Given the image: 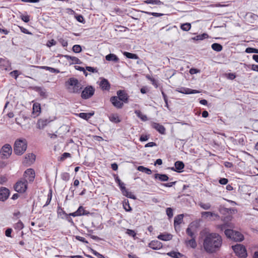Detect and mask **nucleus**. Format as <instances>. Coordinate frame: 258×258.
<instances>
[{
	"label": "nucleus",
	"mask_w": 258,
	"mask_h": 258,
	"mask_svg": "<svg viewBox=\"0 0 258 258\" xmlns=\"http://www.w3.org/2000/svg\"><path fill=\"white\" fill-rule=\"evenodd\" d=\"M203 238V247L207 253H215L220 250L223 244V239L218 233L206 232Z\"/></svg>",
	"instance_id": "obj_1"
},
{
	"label": "nucleus",
	"mask_w": 258,
	"mask_h": 258,
	"mask_svg": "<svg viewBox=\"0 0 258 258\" xmlns=\"http://www.w3.org/2000/svg\"><path fill=\"white\" fill-rule=\"evenodd\" d=\"M27 148V142L25 139H19L16 140L14 144V151L18 155H22Z\"/></svg>",
	"instance_id": "obj_2"
},
{
	"label": "nucleus",
	"mask_w": 258,
	"mask_h": 258,
	"mask_svg": "<svg viewBox=\"0 0 258 258\" xmlns=\"http://www.w3.org/2000/svg\"><path fill=\"white\" fill-rule=\"evenodd\" d=\"M66 84L68 86L69 91L74 93L80 92L83 87L81 83L75 78H70L66 82Z\"/></svg>",
	"instance_id": "obj_3"
},
{
	"label": "nucleus",
	"mask_w": 258,
	"mask_h": 258,
	"mask_svg": "<svg viewBox=\"0 0 258 258\" xmlns=\"http://www.w3.org/2000/svg\"><path fill=\"white\" fill-rule=\"evenodd\" d=\"M235 254L240 258H245L247 256V251L244 246L237 244L232 246Z\"/></svg>",
	"instance_id": "obj_4"
},
{
	"label": "nucleus",
	"mask_w": 258,
	"mask_h": 258,
	"mask_svg": "<svg viewBox=\"0 0 258 258\" xmlns=\"http://www.w3.org/2000/svg\"><path fill=\"white\" fill-rule=\"evenodd\" d=\"M27 188V180L22 178L17 181L14 185L15 190L18 192L24 193Z\"/></svg>",
	"instance_id": "obj_5"
},
{
	"label": "nucleus",
	"mask_w": 258,
	"mask_h": 258,
	"mask_svg": "<svg viewBox=\"0 0 258 258\" xmlns=\"http://www.w3.org/2000/svg\"><path fill=\"white\" fill-rule=\"evenodd\" d=\"M128 98H110V102L117 108H122L123 103L128 102Z\"/></svg>",
	"instance_id": "obj_6"
},
{
	"label": "nucleus",
	"mask_w": 258,
	"mask_h": 258,
	"mask_svg": "<svg viewBox=\"0 0 258 258\" xmlns=\"http://www.w3.org/2000/svg\"><path fill=\"white\" fill-rule=\"evenodd\" d=\"M12 149L10 144H6L4 145L0 150V154L3 159H7L11 155Z\"/></svg>",
	"instance_id": "obj_7"
},
{
	"label": "nucleus",
	"mask_w": 258,
	"mask_h": 258,
	"mask_svg": "<svg viewBox=\"0 0 258 258\" xmlns=\"http://www.w3.org/2000/svg\"><path fill=\"white\" fill-rule=\"evenodd\" d=\"M232 217L231 216H228L226 217H225L224 219V223L223 224L218 225H217L216 227L218 229H219L220 231H223L225 230V229H227V228H231L233 227L232 224L231 223L229 222H226V221L227 220H230L231 219Z\"/></svg>",
	"instance_id": "obj_8"
},
{
	"label": "nucleus",
	"mask_w": 258,
	"mask_h": 258,
	"mask_svg": "<svg viewBox=\"0 0 258 258\" xmlns=\"http://www.w3.org/2000/svg\"><path fill=\"white\" fill-rule=\"evenodd\" d=\"M57 215L61 219H64L67 220L71 224H74L73 219L70 217L69 214H68L66 212L60 207H58Z\"/></svg>",
	"instance_id": "obj_9"
},
{
	"label": "nucleus",
	"mask_w": 258,
	"mask_h": 258,
	"mask_svg": "<svg viewBox=\"0 0 258 258\" xmlns=\"http://www.w3.org/2000/svg\"><path fill=\"white\" fill-rule=\"evenodd\" d=\"M24 176L25 179L29 182H32L35 178V172L33 169H27L24 172Z\"/></svg>",
	"instance_id": "obj_10"
},
{
	"label": "nucleus",
	"mask_w": 258,
	"mask_h": 258,
	"mask_svg": "<svg viewBox=\"0 0 258 258\" xmlns=\"http://www.w3.org/2000/svg\"><path fill=\"white\" fill-rule=\"evenodd\" d=\"M94 92L95 88L92 86H88L83 90L81 97H91L94 95Z\"/></svg>",
	"instance_id": "obj_11"
},
{
	"label": "nucleus",
	"mask_w": 258,
	"mask_h": 258,
	"mask_svg": "<svg viewBox=\"0 0 258 258\" xmlns=\"http://www.w3.org/2000/svg\"><path fill=\"white\" fill-rule=\"evenodd\" d=\"M151 126H152V128L156 130L160 134H161L162 135L165 134L166 129L163 125H162L159 123H157V122H151Z\"/></svg>",
	"instance_id": "obj_12"
},
{
	"label": "nucleus",
	"mask_w": 258,
	"mask_h": 258,
	"mask_svg": "<svg viewBox=\"0 0 258 258\" xmlns=\"http://www.w3.org/2000/svg\"><path fill=\"white\" fill-rule=\"evenodd\" d=\"M9 195V189L5 187L0 188V201L3 202L6 201L8 198Z\"/></svg>",
	"instance_id": "obj_13"
},
{
	"label": "nucleus",
	"mask_w": 258,
	"mask_h": 258,
	"mask_svg": "<svg viewBox=\"0 0 258 258\" xmlns=\"http://www.w3.org/2000/svg\"><path fill=\"white\" fill-rule=\"evenodd\" d=\"M149 247L154 250L161 249L162 246V243L158 240H152L148 244Z\"/></svg>",
	"instance_id": "obj_14"
},
{
	"label": "nucleus",
	"mask_w": 258,
	"mask_h": 258,
	"mask_svg": "<svg viewBox=\"0 0 258 258\" xmlns=\"http://www.w3.org/2000/svg\"><path fill=\"white\" fill-rule=\"evenodd\" d=\"M35 160V155L33 153H29L25 156L24 163L30 165Z\"/></svg>",
	"instance_id": "obj_15"
},
{
	"label": "nucleus",
	"mask_w": 258,
	"mask_h": 258,
	"mask_svg": "<svg viewBox=\"0 0 258 258\" xmlns=\"http://www.w3.org/2000/svg\"><path fill=\"white\" fill-rule=\"evenodd\" d=\"M174 167H172L171 170L177 172H181L184 167V164L182 161H178L175 162Z\"/></svg>",
	"instance_id": "obj_16"
},
{
	"label": "nucleus",
	"mask_w": 258,
	"mask_h": 258,
	"mask_svg": "<svg viewBox=\"0 0 258 258\" xmlns=\"http://www.w3.org/2000/svg\"><path fill=\"white\" fill-rule=\"evenodd\" d=\"M51 120L48 119H40L38 120L37 125L39 129H43Z\"/></svg>",
	"instance_id": "obj_17"
},
{
	"label": "nucleus",
	"mask_w": 258,
	"mask_h": 258,
	"mask_svg": "<svg viewBox=\"0 0 258 258\" xmlns=\"http://www.w3.org/2000/svg\"><path fill=\"white\" fill-rule=\"evenodd\" d=\"M108 118L111 122L114 123H118L121 121L117 113H111L108 115Z\"/></svg>",
	"instance_id": "obj_18"
},
{
	"label": "nucleus",
	"mask_w": 258,
	"mask_h": 258,
	"mask_svg": "<svg viewBox=\"0 0 258 258\" xmlns=\"http://www.w3.org/2000/svg\"><path fill=\"white\" fill-rule=\"evenodd\" d=\"M178 92L184 94H190L200 93V92L198 90L183 87L179 89Z\"/></svg>",
	"instance_id": "obj_19"
},
{
	"label": "nucleus",
	"mask_w": 258,
	"mask_h": 258,
	"mask_svg": "<svg viewBox=\"0 0 258 258\" xmlns=\"http://www.w3.org/2000/svg\"><path fill=\"white\" fill-rule=\"evenodd\" d=\"M99 86L103 90H108L110 88V84L107 80L105 79H102L99 83Z\"/></svg>",
	"instance_id": "obj_20"
},
{
	"label": "nucleus",
	"mask_w": 258,
	"mask_h": 258,
	"mask_svg": "<svg viewBox=\"0 0 258 258\" xmlns=\"http://www.w3.org/2000/svg\"><path fill=\"white\" fill-rule=\"evenodd\" d=\"M243 235L239 232L234 231L232 239L235 241H241L243 240Z\"/></svg>",
	"instance_id": "obj_21"
},
{
	"label": "nucleus",
	"mask_w": 258,
	"mask_h": 258,
	"mask_svg": "<svg viewBox=\"0 0 258 258\" xmlns=\"http://www.w3.org/2000/svg\"><path fill=\"white\" fill-rule=\"evenodd\" d=\"M105 59L109 61L117 62L119 61L118 57L113 53H110L105 56Z\"/></svg>",
	"instance_id": "obj_22"
},
{
	"label": "nucleus",
	"mask_w": 258,
	"mask_h": 258,
	"mask_svg": "<svg viewBox=\"0 0 258 258\" xmlns=\"http://www.w3.org/2000/svg\"><path fill=\"white\" fill-rule=\"evenodd\" d=\"M40 104L38 103H34L33 105V114L34 115V117L38 116L40 112Z\"/></svg>",
	"instance_id": "obj_23"
},
{
	"label": "nucleus",
	"mask_w": 258,
	"mask_h": 258,
	"mask_svg": "<svg viewBox=\"0 0 258 258\" xmlns=\"http://www.w3.org/2000/svg\"><path fill=\"white\" fill-rule=\"evenodd\" d=\"M157 238L159 239H160V240H162L163 241H168V240H171L172 238V235L171 234H168V233H165V234L161 233L157 236Z\"/></svg>",
	"instance_id": "obj_24"
},
{
	"label": "nucleus",
	"mask_w": 258,
	"mask_h": 258,
	"mask_svg": "<svg viewBox=\"0 0 258 258\" xmlns=\"http://www.w3.org/2000/svg\"><path fill=\"white\" fill-rule=\"evenodd\" d=\"M185 243L187 246H189L192 248H195L197 246L196 238L193 237L189 240H186Z\"/></svg>",
	"instance_id": "obj_25"
},
{
	"label": "nucleus",
	"mask_w": 258,
	"mask_h": 258,
	"mask_svg": "<svg viewBox=\"0 0 258 258\" xmlns=\"http://www.w3.org/2000/svg\"><path fill=\"white\" fill-rule=\"evenodd\" d=\"M154 178L159 179L161 181H166L168 180L169 177L166 174L156 173L154 175Z\"/></svg>",
	"instance_id": "obj_26"
},
{
	"label": "nucleus",
	"mask_w": 258,
	"mask_h": 258,
	"mask_svg": "<svg viewBox=\"0 0 258 258\" xmlns=\"http://www.w3.org/2000/svg\"><path fill=\"white\" fill-rule=\"evenodd\" d=\"M64 57L68 60H71L72 63L74 64H81V61L77 57L75 56H72L68 55H65Z\"/></svg>",
	"instance_id": "obj_27"
},
{
	"label": "nucleus",
	"mask_w": 258,
	"mask_h": 258,
	"mask_svg": "<svg viewBox=\"0 0 258 258\" xmlns=\"http://www.w3.org/2000/svg\"><path fill=\"white\" fill-rule=\"evenodd\" d=\"M94 114V112H89V113H84L82 112L78 114V116L81 117V118H83L84 119H85L86 120H88L89 119H90L93 115Z\"/></svg>",
	"instance_id": "obj_28"
},
{
	"label": "nucleus",
	"mask_w": 258,
	"mask_h": 258,
	"mask_svg": "<svg viewBox=\"0 0 258 258\" xmlns=\"http://www.w3.org/2000/svg\"><path fill=\"white\" fill-rule=\"evenodd\" d=\"M76 211L79 216L88 215L90 214V212L85 210L83 206H80Z\"/></svg>",
	"instance_id": "obj_29"
},
{
	"label": "nucleus",
	"mask_w": 258,
	"mask_h": 258,
	"mask_svg": "<svg viewBox=\"0 0 258 258\" xmlns=\"http://www.w3.org/2000/svg\"><path fill=\"white\" fill-rule=\"evenodd\" d=\"M33 67H36V68H39L41 69H43V70H45L47 71H49L50 72L52 73H59V70L55 69L54 68H53L49 67H47V66H33Z\"/></svg>",
	"instance_id": "obj_30"
},
{
	"label": "nucleus",
	"mask_w": 258,
	"mask_h": 258,
	"mask_svg": "<svg viewBox=\"0 0 258 258\" xmlns=\"http://www.w3.org/2000/svg\"><path fill=\"white\" fill-rule=\"evenodd\" d=\"M167 255L173 258H182L184 255L179 252L171 251L167 253Z\"/></svg>",
	"instance_id": "obj_31"
},
{
	"label": "nucleus",
	"mask_w": 258,
	"mask_h": 258,
	"mask_svg": "<svg viewBox=\"0 0 258 258\" xmlns=\"http://www.w3.org/2000/svg\"><path fill=\"white\" fill-rule=\"evenodd\" d=\"M183 215L179 214L175 217L174 219V226L180 224L183 221Z\"/></svg>",
	"instance_id": "obj_32"
},
{
	"label": "nucleus",
	"mask_w": 258,
	"mask_h": 258,
	"mask_svg": "<svg viewBox=\"0 0 258 258\" xmlns=\"http://www.w3.org/2000/svg\"><path fill=\"white\" fill-rule=\"evenodd\" d=\"M135 113L137 116L142 121H145L148 119L147 116L146 115L143 114L142 112L139 110H135Z\"/></svg>",
	"instance_id": "obj_33"
},
{
	"label": "nucleus",
	"mask_w": 258,
	"mask_h": 258,
	"mask_svg": "<svg viewBox=\"0 0 258 258\" xmlns=\"http://www.w3.org/2000/svg\"><path fill=\"white\" fill-rule=\"evenodd\" d=\"M137 169L142 172L146 173V174L150 175L152 173V171L148 168L145 167L143 166H139L138 167Z\"/></svg>",
	"instance_id": "obj_34"
},
{
	"label": "nucleus",
	"mask_w": 258,
	"mask_h": 258,
	"mask_svg": "<svg viewBox=\"0 0 258 258\" xmlns=\"http://www.w3.org/2000/svg\"><path fill=\"white\" fill-rule=\"evenodd\" d=\"M121 192L124 196L127 198L132 199H136L135 196L134 194H133L131 192L128 191L126 188L124 190H122Z\"/></svg>",
	"instance_id": "obj_35"
},
{
	"label": "nucleus",
	"mask_w": 258,
	"mask_h": 258,
	"mask_svg": "<svg viewBox=\"0 0 258 258\" xmlns=\"http://www.w3.org/2000/svg\"><path fill=\"white\" fill-rule=\"evenodd\" d=\"M212 48L216 51H220L222 50V46L219 43H213L211 46Z\"/></svg>",
	"instance_id": "obj_36"
},
{
	"label": "nucleus",
	"mask_w": 258,
	"mask_h": 258,
	"mask_svg": "<svg viewBox=\"0 0 258 258\" xmlns=\"http://www.w3.org/2000/svg\"><path fill=\"white\" fill-rule=\"evenodd\" d=\"M234 231L232 229H227L224 231V233L227 238L232 239Z\"/></svg>",
	"instance_id": "obj_37"
},
{
	"label": "nucleus",
	"mask_w": 258,
	"mask_h": 258,
	"mask_svg": "<svg viewBox=\"0 0 258 258\" xmlns=\"http://www.w3.org/2000/svg\"><path fill=\"white\" fill-rule=\"evenodd\" d=\"M123 55L128 58L135 59L138 58V56H137V54L132 53L130 52H124Z\"/></svg>",
	"instance_id": "obj_38"
},
{
	"label": "nucleus",
	"mask_w": 258,
	"mask_h": 258,
	"mask_svg": "<svg viewBox=\"0 0 258 258\" xmlns=\"http://www.w3.org/2000/svg\"><path fill=\"white\" fill-rule=\"evenodd\" d=\"M115 179V181L118 183L121 191L126 188L124 183L121 182L118 177H116Z\"/></svg>",
	"instance_id": "obj_39"
},
{
	"label": "nucleus",
	"mask_w": 258,
	"mask_h": 258,
	"mask_svg": "<svg viewBox=\"0 0 258 258\" xmlns=\"http://www.w3.org/2000/svg\"><path fill=\"white\" fill-rule=\"evenodd\" d=\"M191 224H190L188 226V227L186 229V232L187 234L191 238H195L196 236L194 233V232L191 230Z\"/></svg>",
	"instance_id": "obj_40"
},
{
	"label": "nucleus",
	"mask_w": 258,
	"mask_h": 258,
	"mask_svg": "<svg viewBox=\"0 0 258 258\" xmlns=\"http://www.w3.org/2000/svg\"><path fill=\"white\" fill-rule=\"evenodd\" d=\"M233 142L234 144L237 145L243 146L245 144V140L244 138L242 137L241 138H239L238 140L234 139Z\"/></svg>",
	"instance_id": "obj_41"
},
{
	"label": "nucleus",
	"mask_w": 258,
	"mask_h": 258,
	"mask_svg": "<svg viewBox=\"0 0 258 258\" xmlns=\"http://www.w3.org/2000/svg\"><path fill=\"white\" fill-rule=\"evenodd\" d=\"M201 214H202V217H205L206 218L208 217L209 216H211V217H213V216L218 217L219 216L217 214H215L211 212H202Z\"/></svg>",
	"instance_id": "obj_42"
},
{
	"label": "nucleus",
	"mask_w": 258,
	"mask_h": 258,
	"mask_svg": "<svg viewBox=\"0 0 258 258\" xmlns=\"http://www.w3.org/2000/svg\"><path fill=\"white\" fill-rule=\"evenodd\" d=\"M14 228L18 230H21L24 228V224L21 221L19 220L17 223L14 224Z\"/></svg>",
	"instance_id": "obj_43"
},
{
	"label": "nucleus",
	"mask_w": 258,
	"mask_h": 258,
	"mask_svg": "<svg viewBox=\"0 0 258 258\" xmlns=\"http://www.w3.org/2000/svg\"><path fill=\"white\" fill-rule=\"evenodd\" d=\"M208 37V35L207 34L203 33L201 35H197L196 37H193L192 39L193 40H202L206 38H207Z\"/></svg>",
	"instance_id": "obj_44"
},
{
	"label": "nucleus",
	"mask_w": 258,
	"mask_h": 258,
	"mask_svg": "<svg viewBox=\"0 0 258 258\" xmlns=\"http://www.w3.org/2000/svg\"><path fill=\"white\" fill-rule=\"evenodd\" d=\"M123 206L124 209L127 212H130L132 210V208L130 206L128 200L126 201L125 200L124 201L123 203Z\"/></svg>",
	"instance_id": "obj_45"
},
{
	"label": "nucleus",
	"mask_w": 258,
	"mask_h": 258,
	"mask_svg": "<svg viewBox=\"0 0 258 258\" xmlns=\"http://www.w3.org/2000/svg\"><path fill=\"white\" fill-rule=\"evenodd\" d=\"M181 29L185 31H187L190 30L191 28V25L190 23H186L183 24L180 26Z\"/></svg>",
	"instance_id": "obj_46"
},
{
	"label": "nucleus",
	"mask_w": 258,
	"mask_h": 258,
	"mask_svg": "<svg viewBox=\"0 0 258 258\" xmlns=\"http://www.w3.org/2000/svg\"><path fill=\"white\" fill-rule=\"evenodd\" d=\"M145 2L148 4H150L157 5H160L163 4L160 0H147Z\"/></svg>",
	"instance_id": "obj_47"
},
{
	"label": "nucleus",
	"mask_w": 258,
	"mask_h": 258,
	"mask_svg": "<svg viewBox=\"0 0 258 258\" xmlns=\"http://www.w3.org/2000/svg\"><path fill=\"white\" fill-rule=\"evenodd\" d=\"M199 205L204 210H209L211 208V204L210 203H200Z\"/></svg>",
	"instance_id": "obj_48"
},
{
	"label": "nucleus",
	"mask_w": 258,
	"mask_h": 258,
	"mask_svg": "<svg viewBox=\"0 0 258 258\" xmlns=\"http://www.w3.org/2000/svg\"><path fill=\"white\" fill-rule=\"evenodd\" d=\"M61 178L64 181H68L70 179V174L68 172H63L61 174Z\"/></svg>",
	"instance_id": "obj_49"
},
{
	"label": "nucleus",
	"mask_w": 258,
	"mask_h": 258,
	"mask_svg": "<svg viewBox=\"0 0 258 258\" xmlns=\"http://www.w3.org/2000/svg\"><path fill=\"white\" fill-rule=\"evenodd\" d=\"M72 49L73 51L75 53H79L82 51V48L80 45H74Z\"/></svg>",
	"instance_id": "obj_50"
},
{
	"label": "nucleus",
	"mask_w": 258,
	"mask_h": 258,
	"mask_svg": "<svg viewBox=\"0 0 258 258\" xmlns=\"http://www.w3.org/2000/svg\"><path fill=\"white\" fill-rule=\"evenodd\" d=\"M166 212L169 218L173 217V210L171 208H167L166 210Z\"/></svg>",
	"instance_id": "obj_51"
},
{
	"label": "nucleus",
	"mask_w": 258,
	"mask_h": 258,
	"mask_svg": "<svg viewBox=\"0 0 258 258\" xmlns=\"http://www.w3.org/2000/svg\"><path fill=\"white\" fill-rule=\"evenodd\" d=\"M245 52L247 53H258V49L254 48L248 47L246 49Z\"/></svg>",
	"instance_id": "obj_52"
},
{
	"label": "nucleus",
	"mask_w": 258,
	"mask_h": 258,
	"mask_svg": "<svg viewBox=\"0 0 258 258\" xmlns=\"http://www.w3.org/2000/svg\"><path fill=\"white\" fill-rule=\"evenodd\" d=\"M71 157V154H70L69 153L65 152V153H63L62 154V155L61 156V157L60 158V160L63 161L66 158H67L68 157Z\"/></svg>",
	"instance_id": "obj_53"
},
{
	"label": "nucleus",
	"mask_w": 258,
	"mask_h": 258,
	"mask_svg": "<svg viewBox=\"0 0 258 258\" xmlns=\"http://www.w3.org/2000/svg\"><path fill=\"white\" fill-rule=\"evenodd\" d=\"M91 251L93 254H94L98 258H105L102 254L99 253V252H98L97 251L93 249H91Z\"/></svg>",
	"instance_id": "obj_54"
},
{
	"label": "nucleus",
	"mask_w": 258,
	"mask_h": 258,
	"mask_svg": "<svg viewBox=\"0 0 258 258\" xmlns=\"http://www.w3.org/2000/svg\"><path fill=\"white\" fill-rule=\"evenodd\" d=\"M56 44V42L54 39H51L47 41L46 45L48 47H50L51 46L55 45Z\"/></svg>",
	"instance_id": "obj_55"
},
{
	"label": "nucleus",
	"mask_w": 258,
	"mask_h": 258,
	"mask_svg": "<svg viewBox=\"0 0 258 258\" xmlns=\"http://www.w3.org/2000/svg\"><path fill=\"white\" fill-rule=\"evenodd\" d=\"M76 239L80 241H81L85 243H88V242L86 240V239L83 237L80 236H76Z\"/></svg>",
	"instance_id": "obj_56"
},
{
	"label": "nucleus",
	"mask_w": 258,
	"mask_h": 258,
	"mask_svg": "<svg viewBox=\"0 0 258 258\" xmlns=\"http://www.w3.org/2000/svg\"><path fill=\"white\" fill-rule=\"evenodd\" d=\"M145 13L146 14L149 15H152V16H153L156 17H160V16H161L164 15L163 14L158 13H154V12H146Z\"/></svg>",
	"instance_id": "obj_57"
},
{
	"label": "nucleus",
	"mask_w": 258,
	"mask_h": 258,
	"mask_svg": "<svg viewBox=\"0 0 258 258\" xmlns=\"http://www.w3.org/2000/svg\"><path fill=\"white\" fill-rule=\"evenodd\" d=\"M118 97H125L126 94L124 90H118L117 92Z\"/></svg>",
	"instance_id": "obj_58"
},
{
	"label": "nucleus",
	"mask_w": 258,
	"mask_h": 258,
	"mask_svg": "<svg viewBox=\"0 0 258 258\" xmlns=\"http://www.w3.org/2000/svg\"><path fill=\"white\" fill-rule=\"evenodd\" d=\"M149 138V135H142L140 138V141L141 142L146 141Z\"/></svg>",
	"instance_id": "obj_59"
},
{
	"label": "nucleus",
	"mask_w": 258,
	"mask_h": 258,
	"mask_svg": "<svg viewBox=\"0 0 258 258\" xmlns=\"http://www.w3.org/2000/svg\"><path fill=\"white\" fill-rule=\"evenodd\" d=\"M126 233L132 237H135L136 235V233L133 230L127 229Z\"/></svg>",
	"instance_id": "obj_60"
},
{
	"label": "nucleus",
	"mask_w": 258,
	"mask_h": 258,
	"mask_svg": "<svg viewBox=\"0 0 258 258\" xmlns=\"http://www.w3.org/2000/svg\"><path fill=\"white\" fill-rule=\"evenodd\" d=\"M10 74L12 76L14 77L16 79L18 76L20 75V73H19V71L17 70L13 71V72L10 73Z\"/></svg>",
	"instance_id": "obj_61"
},
{
	"label": "nucleus",
	"mask_w": 258,
	"mask_h": 258,
	"mask_svg": "<svg viewBox=\"0 0 258 258\" xmlns=\"http://www.w3.org/2000/svg\"><path fill=\"white\" fill-rule=\"evenodd\" d=\"M220 212L223 214H230L229 208H224V207L221 208Z\"/></svg>",
	"instance_id": "obj_62"
},
{
	"label": "nucleus",
	"mask_w": 258,
	"mask_h": 258,
	"mask_svg": "<svg viewBox=\"0 0 258 258\" xmlns=\"http://www.w3.org/2000/svg\"><path fill=\"white\" fill-rule=\"evenodd\" d=\"M12 229L11 228H8L5 231V235L7 237H11V233Z\"/></svg>",
	"instance_id": "obj_63"
},
{
	"label": "nucleus",
	"mask_w": 258,
	"mask_h": 258,
	"mask_svg": "<svg viewBox=\"0 0 258 258\" xmlns=\"http://www.w3.org/2000/svg\"><path fill=\"white\" fill-rule=\"evenodd\" d=\"M21 18L22 20H23L24 22H26V23L28 22L30 20L29 16L28 15H26V16L22 15L21 16Z\"/></svg>",
	"instance_id": "obj_64"
}]
</instances>
